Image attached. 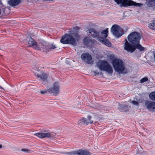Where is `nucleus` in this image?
Listing matches in <instances>:
<instances>
[{
  "mask_svg": "<svg viewBox=\"0 0 155 155\" xmlns=\"http://www.w3.org/2000/svg\"><path fill=\"white\" fill-rule=\"evenodd\" d=\"M78 29L75 28L71 29L69 34H65L62 36L60 40L61 43L64 44H70L76 46L80 38V36L78 32Z\"/></svg>",
  "mask_w": 155,
  "mask_h": 155,
  "instance_id": "obj_1",
  "label": "nucleus"
},
{
  "mask_svg": "<svg viewBox=\"0 0 155 155\" xmlns=\"http://www.w3.org/2000/svg\"><path fill=\"white\" fill-rule=\"evenodd\" d=\"M112 64L115 71L119 73H123L125 67L122 60L115 58L112 60Z\"/></svg>",
  "mask_w": 155,
  "mask_h": 155,
  "instance_id": "obj_2",
  "label": "nucleus"
},
{
  "mask_svg": "<svg viewBox=\"0 0 155 155\" xmlns=\"http://www.w3.org/2000/svg\"><path fill=\"white\" fill-rule=\"evenodd\" d=\"M97 66L101 71H105L108 74L113 72L112 67L109 63L105 60L101 61L97 63Z\"/></svg>",
  "mask_w": 155,
  "mask_h": 155,
  "instance_id": "obj_3",
  "label": "nucleus"
},
{
  "mask_svg": "<svg viewBox=\"0 0 155 155\" xmlns=\"http://www.w3.org/2000/svg\"><path fill=\"white\" fill-rule=\"evenodd\" d=\"M141 37L142 35L140 33L134 31L128 35L127 39L132 45H135L140 43Z\"/></svg>",
  "mask_w": 155,
  "mask_h": 155,
  "instance_id": "obj_4",
  "label": "nucleus"
},
{
  "mask_svg": "<svg viewBox=\"0 0 155 155\" xmlns=\"http://www.w3.org/2000/svg\"><path fill=\"white\" fill-rule=\"evenodd\" d=\"M117 4H121L124 7H127L131 5L136 7H141L143 5V4L137 3L131 0H114Z\"/></svg>",
  "mask_w": 155,
  "mask_h": 155,
  "instance_id": "obj_5",
  "label": "nucleus"
},
{
  "mask_svg": "<svg viewBox=\"0 0 155 155\" xmlns=\"http://www.w3.org/2000/svg\"><path fill=\"white\" fill-rule=\"evenodd\" d=\"M34 135L41 139L44 138L53 139L55 134L54 133L48 132L47 130H44L42 132L36 133Z\"/></svg>",
  "mask_w": 155,
  "mask_h": 155,
  "instance_id": "obj_6",
  "label": "nucleus"
},
{
  "mask_svg": "<svg viewBox=\"0 0 155 155\" xmlns=\"http://www.w3.org/2000/svg\"><path fill=\"white\" fill-rule=\"evenodd\" d=\"M122 30V28L117 25H114L111 28V31L113 34L118 38L123 35Z\"/></svg>",
  "mask_w": 155,
  "mask_h": 155,
  "instance_id": "obj_7",
  "label": "nucleus"
},
{
  "mask_svg": "<svg viewBox=\"0 0 155 155\" xmlns=\"http://www.w3.org/2000/svg\"><path fill=\"white\" fill-rule=\"evenodd\" d=\"M60 86L58 83L56 82L53 84L52 87L48 89V92L53 94V95H57L59 93Z\"/></svg>",
  "mask_w": 155,
  "mask_h": 155,
  "instance_id": "obj_8",
  "label": "nucleus"
},
{
  "mask_svg": "<svg viewBox=\"0 0 155 155\" xmlns=\"http://www.w3.org/2000/svg\"><path fill=\"white\" fill-rule=\"evenodd\" d=\"M81 60L89 64H93L94 61L91 56L87 52L82 54L81 56Z\"/></svg>",
  "mask_w": 155,
  "mask_h": 155,
  "instance_id": "obj_9",
  "label": "nucleus"
},
{
  "mask_svg": "<svg viewBox=\"0 0 155 155\" xmlns=\"http://www.w3.org/2000/svg\"><path fill=\"white\" fill-rule=\"evenodd\" d=\"M66 154L70 155H89L90 153L86 150L79 149L77 150L67 152Z\"/></svg>",
  "mask_w": 155,
  "mask_h": 155,
  "instance_id": "obj_10",
  "label": "nucleus"
},
{
  "mask_svg": "<svg viewBox=\"0 0 155 155\" xmlns=\"http://www.w3.org/2000/svg\"><path fill=\"white\" fill-rule=\"evenodd\" d=\"M145 105L149 111H155V102L146 101L145 103Z\"/></svg>",
  "mask_w": 155,
  "mask_h": 155,
  "instance_id": "obj_11",
  "label": "nucleus"
},
{
  "mask_svg": "<svg viewBox=\"0 0 155 155\" xmlns=\"http://www.w3.org/2000/svg\"><path fill=\"white\" fill-rule=\"evenodd\" d=\"M89 33V35H91L93 38H97V39L98 40L99 37H100V31H97L94 28H91L87 30Z\"/></svg>",
  "mask_w": 155,
  "mask_h": 155,
  "instance_id": "obj_12",
  "label": "nucleus"
},
{
  "mask_svg": "<svg viewBox=\"0 0 155 155\" xmlns=\"http://www.w3.org/2000/svg\"><path fill=\"white\" fill-rule=\"evenodd\" d=\"M28 44L29 47L32 46L34 48L38 50L40 49V48L38 46L37 43L34 39L31 37L29 38Z\"/></svg>",
  "mask_w": 155,
  "mask_h": 155,
  "instance_id": "obj_13",
  "label": "nucleus"
},
{
  "mask_svg": "<svg viewBox=\"0 0 155 155\" xmlns=\"http://www.w3.org/2000/svg\"><path fill=\"white\" fill-rule=\"evenodd\" d=\"M140 43L135 45H133L132 48L131 49L130 52L131 53H133L136 49H139L140 51H143L144 50L145 48L142 47L141 45L140 44Z\"/></svg>",
  "mask_w": 155,
  "mask_h": 155,
  "instance_id": "obj_14",
  "label": "nucleus"
},
{
  "mask_svg": "<svg viewBox=\"0 0 155 155\" xmlns=\"http://www.w3.org/2000/svg\"><path fill=\"white\" fill-rule=\"evenodd\" d=\"M103 37H99L98 40L107 46H111V43L107 39Z\"/></svg>",
  "mask_w": 155,
  "mask_h": 155,
  "instance_id": "obj_15",
  "label": "nucleus"
},
{
  "mask_svg": "<svg viewBox=\"0 0 155 155\" xmlns=\"http://www.w3.org/2000/svg\"><path fill=\"white\" fill-rule=\"evenodd\" d=\"M125 43L124 44V49L128 52H130L131 48H133V45L129 42H128L126 38L125 39Z\"/></svg>",
  "mask_w": 155,
  "mask_h": 155,
  "instance_id": "obj_16",
  "label": "nucleus"
},
{
  "mask_svg": "<svg viewBox=\"0 0 155 155\" xmlns=\"http://www.w3.org/2000/svg\"><path fill=\"white\" fill-rule=\"evenodd\" d=\"M37 76L38 78H40V80L42 81V84H45V83L47 82V76L45 73H43L40 75L38 74Z\"/></svg>",
  "mask_w": 155,
  "mask_h": 155,
  "instance_id": "obj_17",
  "label": "nucleus"
},
{
  "mask_svg": "<svg viewBox=\"0 0 155 155\" xmlns=\"http://www.w3.org/2000/svg\"><path fill=\"white\" fill-rule=\"evenodd\" d=\"M89 124V122L87 119L84 117H82L78 121V124L80 126L88 125Z\"/></svg>",
  "mask_w": 155,
  "mask_h": 155,
  "instance_id": "obj_18",
  "label": "nucleus"
},
{
  "mask_svg": "<svg viewBox=\"0 0 155 155\" xmlns=\"http://www.w3.org/2000/svg\"><path fill=\"white\" fill-rule=\"evenodd\" d=\"M84 45L87 47H90L93 43L92 40L88 37H86L83 39Z\"/></svg>",
  "mask_w": 155,
  "mask_h": 155,
  "instance_id": "obj_19",
  "label": "nucleus"
},
{
  "mask_svg": "<svg viewBox=\"0 0 155 155\" xmlns=\"http://www.w3.org/2000/svg\"><path fill=\"white\" fill-rule=\"evenodd\" d=\"M21 0H10L8 2V4L12 6L18 5L21 2Z\"/></svg>",
  "mask_w": 155,
  "mask_h": 155,
  "instance_id": "obj_20",
  "label": "nucleus"
},
{
  "mask_svg": "<svg viewBox=\"0 0 155 155\" xmlns=\"http://www.w3.org/2000/svg\"><path fill=\"white\" fill-rule=\"evenodd\" d=\"M40 43L41 46V48L43 49V51H47L48 44L46 42L44 41H41Z\"/></svg>",
  "mask_w": 155,
  "mask_h": 155,
  "instance_id": "obj_21",
  "label": "nucleus"
},
{
  "mask_svg": "<svg viewBox=\"0 0 155 155\" xmlns=\"http://www.w3.org/2000/svg\"><path fill=\"white\" fill-rule=\"evenodd\" d=\"M146 5L149 7H153L155 6V0H147Z\"/></svg>",
  "mask_w": 155,
  "mask_h": 155,
  "instance_id": "obj_22",
  "label": "nucleus"
},
{
  "mask_svg": "<svg viewBox=\"0 0 155 155\" xmlns=\"http://www.w3.org/2000/svg\"><path fill=\"white\" fill-rule=\"evenodd\" d=\"M108 32V30L107 29H105L102 31L101 32H100V36L104 37V38H106L107 36V33Z\"/></svg>",
  "mask_w": 155,
  "mask_h": 155,
  "instance_id": "obj_23",
  "label": "nucleus"
},
{
  "mask_svg": "<svg viewBox=\"0 0 155 155\" xmlns=\"http://www.w3.org/2000/svg\"><path fill=\"white\" fill-rule=\"evenodd\" d=\"M57 47L56 45L53 44L50 45L48 44V47L47 48V51H48L50 50H53L56 48Z\"/></svg>",
  "mask_w": 155,
  "mask_h": 155,
  "instance_id": "obj_24",
  "label": "nucleus"
},
{
  "mask_svg": "<svg viewBox=\"0 0 155 155\" xmlns=\"http://www.w3.org/2000/svg\"><path fill=\"white\" fill-rule=\"evenodd\" d=\"M148 27L150 28L155 30V20L153 21L151 23L149 24Z\"/></svg>",
  "mask_w": 155,
  "mask_h": 155,
  "instance_id": "obj_25",
  "label": "nucleus"
},
{
  "mask_svg": "<svg viewBox=\"0 0 155 155\" xmlns=\"http://www.w3.org/2000/svg\"><path fill=\"white\" fill-rule=\"evenodd\" d=\"M127 106L125 105L119 104V106L118 108L119 109V110L120 111H122L124 109H127Z\"/></svg>",
  "mask_w": 155,
  "mask_h": 155,
  "instance_id": "obj_26",
  "label": "nucleus"
},
{
  "mask_svg": "<svg viewBox=\"0 0 155 155\" xmlns=\"http://www.w3.org/2000/svg\"><path fill=\"white\" fill-rule=\"evenodd\" d=\"M149 97L151 100L155 101V91L150 93L149 95Z\"/></svg>",
  "mask_w": 155,
  "mask_h": 155,
  "instance_id": "obj_27",
  "label": "nucleus"
},
{
  "mask_svg": "<svg viewBox=\"0 0 155 155\" xmlns=\"http://www.w3.org/2000/svg\"><path fill=\"white\" fill-rule=\"evenodd\" d=\"M87 119L88 120V122H89V123L90 124H93V121L92 120V117L88 115L87 117Z\"/></svg>",
  "mask_w": 155,
  "mask_h": 155,
  "instance_id": "obj_28",
  "label": "nucleus"
},
{
  "mask_svg": "<svg viewBox=\"0 0 155 155\" xmlns=\"http://www.w3.org/2000/svg\"><path fill=\"white\" fill-rule=\"evenodd\" d=\"M148 80V78L147 77H144L141 79L140 80V83H143L144 82L147 81Z\"/></svg>",
  "mask_w": 155,
  "mask_h": 155,
  "instance_id": "obj_29",
  "label": "nucleus"
},
{
  "mask_svg": "<svg viewBox=\"0 0 155 155\" xmlns=\"http://www.w3.org/2000/svg\"><path fill=\"white\" fill-rule=\"evenodd\" d=\"M131 103L134 105H136L137 106H138L139 105V102L135 101H132Z\"/></svg>",
  "mask_w": 155,
  "mask_h": 155,
  "instance_id": "obj_30",
  "label": "nucleus"
},
{
  "mask_svg": "<svg viewBox=\"0 0 155 155\" xmlns=\"http://www.w3.org/2000/svg\"><path fill=\"white\" fill-rule=\"evenodd\" d=\"M48 92V90H41L40 92V93L41 94H44L47 93Z\"/></svg>",
  "mask_w": 155,
  "mask_h": 155,
  "instance_id": "obj_31",
  "label": "nucleus"
},
{
  "mask_svg": "<svg viewBox=\"0 0 155 155\" xmlns=\"http://www.w3.org/2000/svg\"><path fill=\"white\" fill-rule=\"evenodd\" d=\"M21 151L26 152H28L30 150H28L26 149H21Z\"/></svg>",
  "mask_w": 155,
  "mask_h": 155,
  "instance_id": "obj_32",
  "label": "nucleus"
},
{
  "mask_svg": "<svg viewBox=\"0 0 155 155\" xmlns=\"http://www.w3.org/2000/svg\"><path fill=\"white\" fill-rule=\"evenodd\" d=\"M94 73L96 74H99V72H97V71H94Z\"/></svg>",
  "mask_w": 155,
  "mask_h": 155,
  "instance_id": "obj_33",
  "label": "nucleus"
},
{
  "mask_svg": "<svg viewBox=\"0 0 155 155\" xmlns=\"http://www.w3.org/2000/svg\"><path fill=\"white\" fill-rule=\"evenodd\" d=\"M2 147V145L0 144V149Z\"/></svg>",
  "mask_w": 155,
  "mask_h": 155,
  "instance_id": "obj_34",
  "label": "nucleus"
},
{
  "mask_svg": "<svg viewBox=\"0 0 155 155\" xmlns=\"http://www.w3.org/2000/svg\"><path fill=\"white\" fill-rule=\"evenodd\" d=\"M154 61L155 62V54H154Z\"/></svg>",
  "mask_w": 155,
  "mask_h": 155,
  "instance_id": "obj_35",
  "label": "nucleus"
},
{
  "mask_svg": "<svg viewBox=\"0 0 155 155\" xmlns=\"http://www.w3.org/2000/svg\"><path fill=\"white\" fill-rule=\"evenodd\" d=\"M0 89H2V87L0 86Z\"/></svg>",
  "mask_w": 155,
  "mask_h": 155,
  "instance_id": "obj_36",
  "label": "nucleus"
},
{
  "mask_svg": "<svg viewBox=\"0 0 155 155\" xmlns=\"http://www.w3.org/2000/svg\"><path fill=\"white\" fill-rule=\"evenodd\" d=\"M3 9H4V11L5 9V8H4Z\"/></svg>",
  "mask_w": 155,
  "mask_h": 155,
  "instance_id": "obj_37",
  "label": "nucleus"
}]
</instances>
